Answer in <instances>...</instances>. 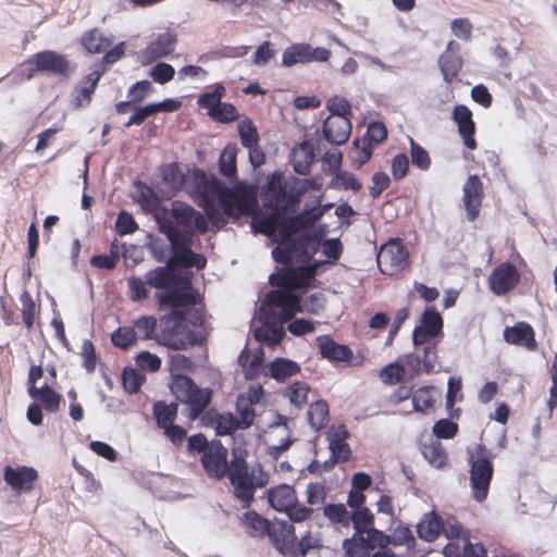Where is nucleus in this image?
Masks as SVG:
<instances>
[{
    "mask_svg": "<svg viewBox=\"0 0 557 557\" xmlns=\"http://www.w3.org/2000/svg\"><path fill=\"white\" fill-rule=\"evenodd\" d=\"M311 280L312 274L305 267L285 269L269 276L270 284L276 288L265 295L259 307L262 326L253 331L257 342L275 346L285 336L284 324L296 313L319 314L324 309L322 293H314L302 300Z\"/></svg>",
    "mask_w": 557,
    "mask_h": 557,
    "instance_id": "1",
    "label": "nucleus"
},
{
    "mask_svg": "<svg viewBox=\"0 0 557 557\" xmlns=\"http://www.w3.org/2000/svg\"><path fill=\"white\" fill-rule=\"evenodd\" d=\"M194 181L197 203L203 208L207 218L214 226H224L227 218L239 216L242 209L237 198L215 176L197 170L194 173Z\"/></svg>",
    "mask_w": 557,
    "mask_h": 557,
    "instance_id": "2",
    "label": "nucleus"
},
{
    "mask_svg": "<svg viewBox=\"0 0 557 557\" xmlns=\"http://www.w3.org/2000/svg\"><path fill=\"white\" fill-rule=\"evenodd\" d=\"M333 207L332 203L320 206V199L313 201V206L305 208L302 212L294 218H286L283 213L276 211L273 214H261L256 216L251 226L256 233L276 238H287L288 236L311 227L323 214Z\"/></svg>",
    "mask_w": 557,
    "mask_h": 557,
    "instance_id": "3",
    "label": "nucleus"
},
{
    "mask_svg": "<svg viewBox=\"0 0 557 557\" xmlns=\"http://www.w3.org/2000/svg\"><path fill=\"white\" fill-rule=\"evenodd\" d=\"M193 368V361L184 355L175 354L170 357L171 391L178 401L187 405L186 416L195 420L208 407L211 400V391L198 387L189 376L181 373L190 371Z\"/></svg>",
    "mask_w": 557,
    "mask_h": 557,
    "instance_id": "4",
    "label": "nucleus"
},
{
    "mask_svg": "<svg viewBox=\"0 0 557 557\" xmlns=\"http://www.w3.org/2000/svg\"><path fill=\"white\" fill-rule=\"evenodd\" d=\"M154 219L160 231L169 230V227L196 228L201 234L208 231V222L203 214L190 205L178 200L173 201L171 208H159L154 213Z\"/></svg>",
    "mask_w": 557,
    "mask_h": 557,
    "instance_id": "5",
    "label": "nucleus"
},
{
    "mask_svg": "<svg viewBox=\"0 0 557 557\" xmlns=\"http://www.w3.org/2000/svg\"><path fill=\"white\" fill-rule=\"evenodd\" d=\"M297 233H295V235ZM293 236L294 234L284 239H274L272 236H268L270 239L277 243V246L272 250V257L276 262L284 265L281 272L285 269L294 268V262L309 261L315 250L317 240L313 236L309 234H300L296 237Z\"/></svg>",
    "mask_w": 557,
    "mask_h": 557,
    "instance_id": "6",
    "label": "nucleus"
},
{
    "mask_svg": "<svg viewBox=\"0 0 557 557\" xmlns=\"http://www.w3.org/2000/svg\"><path fill=\"white\" fill-rule=\"evenodd\" d=\"M161 331L156 334L154 341L162 346L174 350H185L189 346L201 345L205 336L200 332H194L181 321L171 318L163 319Z\"/></svg>",
    "mask_w": 557,
    "mask_h": 557,
    "instance_id": "7",
    "label": "nucleus"
},
{
    "mask_svg": "<svg viewBox=\"0 0 557 557\" xmlns=\"http://www.w3.org/2000/svg\"><path fill=\"white\" fill-rule=\"evenodd\" d=\"M228 479L234 487V495L248 508L253 499V474L249 473L248 465L240 450H233V458L227 471Z\"/></svg>",
    "mask_w": 557,
    "mask_h": 557,
    "instance_id": "8",
    "label": "nucleus"
},
{
    "mask_svg": "<svg viewBox=\"0 0 557 557\" xmlns=\"http://www.w3.org/2000/svg\"><path fill=\"white\" fill-rule=\"evenodd\" d=\"M25 65H27L28 70L26 75L28 79L34 76L35 72H45L65 77L74 72V69L64 55L51 50L34 54L25 62Z\"/></svg>",
    "mask_w": 557,
    "mask_h": 557,
    "instance_id": "9",
    "label": "nucleus"
},
{
    "mask_svg": "<svg viewBox=\"0 0 557 557\" xmlns=\"http://www.w3.org/2000/svg\"><path fill=\"white\" fill-rule=\"evenodd\" d=\"M470 465V483L473 490V497L478 502L486 498L490 483L493 476V463L490 456L471 455L469 457Z\"/></svg>",
    "mask_w": 557,
    "mask_h": 557,
    "instance_id": "10",
    "label": "nucleus"
},
{
    "mask_svg": "<svg viewBox=\"0 0 557 557\" xmlns=\"http://www.w3.org/2000/svg\"><path fill=\"white\" fill-rule=\"evenodd\" d=\"M149 287L166 290L190 289L191 282L188 277L180 275L168 263L154 268L145 274Z\"/></svg>",
    "mask_w": 557,
    "mask_h": 557,
    "instance_id": "11",
    "label": "nucleus"
},
{
    "mask_svg": "<svg viewBox=\"0 0 557 557\" xmlns=\"http://www.w3.org/2000/svg\"><path fill=\"white\" fill-rule=\"evenodd\" d=\"M330 57L331 51L325 48H313L309 44H293L283 51L282 65L292 67L298 63L326 62Z\"/></svg>",
    "mask_w": 557,
    "mask_h": 557,
    "instance_id": "12",
    "label": "nucleus"
},
{
    "mask_svg": "<svg viewBox=\"0 0 557 557\" xmlns=\"http://www.w3.org/2000/svg\"><path fill=\"white\" fill-rule=\"evenodd\" d=\"M408 251L398 242L391 240L383 245L377 253V265L382 273L394 275L407 264Z\"/></svg>",
    "mask_w": 557,
    "mask_h": 557,
    "instance_id": "13",
    "label": "nucleus"
},
{
    "mask_svg": "<svg viewBox=\"0 0 557 557\" xmlns=\"http://www.w3.org/2000/svg\"><path fill=\"white\" fill-rule=\"evenodd\" d=\"M160 309L171 308L174 321L184 323L186 318L185 308L196 304V295L190 289L166 290L157 294Z\"/></svg>",
    "mask_w": 557,
    "mask_h": 557,
    "instance_id": "14",
    "label": "nucleus"
},
{
    "mask_svg": "<svg viewBox=\"0 0 557 557\" xmlns=\"http://www.w3.org/2000/svg\"><path fill=\"white\" fill-rule=\"evenodd\" d=\"M201 463L209 476L222 479L227 474V449L220 441H212L201 457Z\"/></svg>",
    "mask_w": 557,
    "mask_h": 557,
    "instance_id": "15",
    "label": "nucleus"
},
{
    "mask_svg": "<svg viewBox=\"0 0 557 557\" xmlns=\"http://www.w3.org/2000/svg\"><path fill=\"white\" fill-rule=\"evenodd\" d=\"M520 282V273L510 262L500 263L490 275L488 284L491 290L502 296L512 290Z\"/></svg>",
    "mask_w": 557,
    "mask_h": 557,
    "instance_id": "16",
    "label": "nucleus"
},
{
    "mask_svg": "<svg viewBox=\"0 0 557 557\" xmlns=\"http://www.w3.org/2000/svg\"><path fill=\"white\" fill-rule=\"evenodd\" d=\"M267 536L270 539L273 546L283 555H290L295 553V528L289 521H273Z\"/></svg>",
    "mask_w": 557,
    "mask_h": 557,
    "instance_id": "17",
    "label": "nucleus"
},
{
    "mask_svg": "<svg viewBox=\"0 0 557 557\" xmlns=\"http://www.w3.org/2000/svg\"><path fill=\"white\" fill-rule=\"evenodd\" d=\"M37 479L38 472L33 467L18 466L13 468L5 466L3 469V480L17 494L32 491Z\"/></svg>",
    "mask_w": 557,
    "mask_h": 557,
    "instance_id": "18",
    "label": "nucleus"
},
{
    "mask_svg": "<svg viewBox=\"0 0 557 557\" xmlns=\"http://www.w3.org/2000/svg\"><path fill=\"white\" fill-rule=\"evenodd\" d=\"M177 38L174 34L170 32L159 34L141 50L139 55L141 64L148 65L158 59L168 57L175 50Z\"/></svg>",
    "mask_w": 557,
    "mask_h": 557,
    "instance_id": "19",
    "label": "nucleus"
},
{
    "mask_svg": "<svg viewBox=\"0 0 557 557\" xmlns=\"http://www.w3.org/2000/svg\"><path fill=\"white\" fill-rule=\"evenodd\" d=\"M442 327L441 314L433 308H426L421 315V324L416 326L412 332L413 345L417 347L426 344L442 332Z\"/></svg>",
    "mask_w": 557,
    "mask_h": 557,
    "instance_id": "20",
    "label": "nucleus"
},
{
    "mask_svg": "<svg viewBox=\"0 0 557 557\" xmlns=\"http://www.w3.org/2000/svg\"><path fill=\"white\" fill-rule=\"evenodd\" d=\"M463 205L467 211V219L473 222L480 214L483 184L478 175H470L462 187Z\"/></svg>",
    "mask_w": 557,
    "mask_h": 557,
    "instance_id": "21",
    "label": "nucleus"
},
{
    "mask_svg": "<svg viewBox=\"0 0 557 557\" xmlns=\"http://www.w3.org/2000/svg\"><path fill=\"white\" fill-rule=\"evenodd\" d=\"M460 44L455 40H450L447 44L446 50L438 59V65L443 74V78L447 84L453 82L462 67L463 60L460 54Z\"/></svg>",
    "mask_w": 557,
    "mask_h": 557,
    "instance_id": "22",
    "label": "nucleus"
},
{
    "mask_svg": "<svg viewBox=\"0 0 557 557\" xmlns=\"http://www.w3.org/2000/svg\"><path fill=\"white\" fill-rule=\"evenodd\" d=\"M453 120L458 125L459 135L463 139V144L469 149L476 148V141L474 139L475 124L472 119L471 110L463 106L457 104L453 110Z\"/></svg>",
    "mask_w": 557,
    "mask_h": 557,
    "instance_id": "23",
    "label": "nucleus"
},
{
    "mask_svg": "<svg viewBox=\"0 0 557 557\" xmlns=\"http://www.w3.org/2000/svg\"><path fill=\"white\" fill-rule=\"evenodd\" d=\"M322 131L325 140L334 145H342L347 141L350 135L349 117H327Z\"/></svg>",
    "mask_w": 557,
    "mask_h": 557,
    "instance_id": "24",
    "label": "nucleus"
},
{
    "mask_svg": "<svg viewBox=\"0 0 557 557\" xmlns=\"http://www.w3.org/2000/svg\"><path fill=\"white\" fill-rule=\"evenodd\" d=\"M166 263L172 269L177 267L203 269L207 264V260L202 255L194 252L191 248H171V256L166 260Z\"/></svg>",
    "mask_w": 557,
    "mask_h": 557,
    "instance_id": "25",
    "label": "nucleus"
},
{
    "mask_svg": "<svg viewBox=\"0 0 557 557\" xmlns=\"http://www.w3.org/2000/svg\"><path fill=\"white\" fill-rule=\"evenodd\" d=\"M317 342L323 358L335 361H348L352 356L351 350L347 346L335 343L327 335L319 336Z\"/></svg>",
    "mask_w": 557,
    "mask_h": 557,
    "instance_id": "26",
    "label": "nucleus"
},
{
    "mask_svg": "<svg viewBox=\"0 0 557 557\" xmlns=\"http://www.w3.org/2000/svg\"><path fill=\"white\" fill-rule=\"evenodd\" d=\"M348 432L344 425H339L336 430L329 433V448L331 456L336 460L347 461L351 456L349 445L346 443Z\"/></svg>",
    "mask_w": 557,
    "mask_h": 557,
    "instance_id": "27",
    "label": "nucleus"
},
{
    "mask_svg": "<svg viewBox=\"0 0 557 557\" xmlns=\"http://www.w3.org/2000/svg\"><path fill=\"white\" fill-rule=\"evenodd\" d=\"M354 535L369 554L375 548H386L392 544V537L376 528L368 529L364 532H355Z\"/></svg>",
    "mask_w": 557,
    "mask_h": 557,
    "instance_id": "28",
    "label": "nucleus"
},
{
    "mask_svg": "<svg viewBox=\"0 0 557 557\" xmlns=\"http://www.w3.org/2000/svg\"><path fill=\"white\" fill-rule=\"evenodd\" d=\"M268 500L271 507L277 511H285L297 502L294 488L287 484H281L268 491Z\"/></svg>",
    "mask_w": 557,
    "mask_h": 557,
    "instance_id": "29",
    "label": "nucleus"
},
{
    "mask_svg": "<svg viewBox=\"0 0 557 557\" xmlns=\"http://www.w3.org/2000/svg\"><path fill=\"white\" fill-rule=\"evenodd\" d=\"M504 338L509 344L524 345L533 349L535 347L534 332L527 323H518L504 330Z\"/></svg>",
    "mask_w": 557,
    "mask_h": 557,
    "instance_id": "30",
    "label": "nucleus"
},
{
    "mask_svg": "<svg viewBox=\"0 0 557 557\" xmlns=\"http://www.w3.org/2000/svg\"><path fill=\"white\" fill-rule=\"evenodd\" d=\"M243 524L251 537L262 539L267 536L271 521L260 516L255 510H248L243 516Z\"/></svg>",
    "mask_w": 557,
    "mask_h": 557,
    "instance_id": "31",
    "label": "nucleus"
},
{
    "mask_svg": "<svg viewBox=\"0 0 557 557\" xmlns=\"http://www.w3.org/2000/svg\"><path fill=\"white\" fill-rule=\"evenodd\" d=\"M442 529L443 519L435 512L425 515L417 525L419 537L428 542H433L442 533Z\"/></svg>",
    "mask_w": 557,
    "mask_h": 557,
    "instance_id": "32",
    "label": "nucleus"
},
{
    "mask_svg": "<svg viewBox=\"0 0 557 557\" xmlns=\"http://www.w3.org/2000/svg\"><path fill=\"white\" fill-rule=\"evenodd\" d=\"M101 77V73L98 70L92 71L88 74L84 81L75 89V102L76 106H84L90 102L91 95Z\"/></svg>",
    "mask_w": 557,
    "mask_h": 557,
    "instance_id": "33",
    "label": "nucleus"
},
{
    "mask_svg": "<svg viewBox=\"0 0 557 557\" xmlns=\"http://www.w3.org/2000/svg\"><path fill=\"white\" fill-rule=\"evenodd\" d=\"M299 371V364L286 358H276L269 364L270 375L277 381H284Z\"/></svg>",
    "mask_w": 557,
    "mask_h": 557,
    "instance_id": "34",
    "label": "nucleus"
},
{
    "mask_svg": "<svg viewBox=\"0 0 557 557\" xmlns=\"http://www.w3.org/2000/svg\"><path fill=\"white\" fill-rule=\"evenodd\" d=\"M435 395L440 396V392L433 386H423L412 394V405L414 411L428 412L434 406Z\"/></svg>",
    "mask_w": 557,
    "mask_h": 557,
    "instance_id": "35",
    "label": "nucleus"
},
{
    "mask_svg": "<svg viewBox=\"0 0 557 557\" xmlns=\"http://www.w3.org/2000/svg\"><path fill=\"white\" fill-rule=\"evenodd\" d=\"M160 232L166 236L171 248H191L193 237L198 231L196 228L177 230L176 227H169V230H161Z\"/></svg>",
    "mask_w": 557,
    "mask_h": 557,
    "instance_id": "36",
    "label": "nucleus"
},
{
    "mask_svg": "<svg viewBox=\"0 0 557 557\" xmlns=\"http://www.w3.org/2000/svg\"><path fill=\"white\" fill-rule=\"evenodd\" d=\"M153 414L158 426L164 429L174 423L177 414V405L175 403L166 405L163 401H157L153 405Z\"/></svg>",
    "mask_w": 557,
    "mask_h": 557,
    "instance_id": "37",
    "label": "nucleus"
},
{
    "mask_svg": "<svg viewBox=\"0 0 557 557\" xmlns=\"http://www.w3.org/2000/svg\"><path fill=\"white\" fill-rule=\"evenodd\" d=\"M308 421L312 429L320 430L329 421V406L324 400H318L308 409Z\"/></svg>",
    "mask_w": 557,
    "mask_h": 557,
    "instance_id": "38",
    "label": "nucleus"
},
{
    "mask_svg": "<svg viewBox=\"0 0 557 557\" xmlns=\"http://www.w3.org/2000/svg\"><path fill=\"white\" fill-rule=\"evenodd\" d=\"M314 160V153L308 143L299 145V149L295 152L294 170L300 175L309 172L310 165Z\"/></svg>",
    "mask_w": 557,
    "mask_h": 557,
    "instance_id": "39",
    "label": "nucleus"
},
{
    "mask_svg": "<svg viewBox=\"0 0 557 557\" xmlns=\"http://www.w3.org/2000/svg\"><path fill=\"white\" fill-rule=\"evenodd\" d=\"M82 44L90 53L103 52L111 46L110 40L103 37L97 29L86 33L82 38Z\"/></svg>",
    "mask_w": 557,
    "mask_h": 557,
    "instance_id": "40",
    "label": "nucleus"
},
{
    "mask_svg": "<svg viewBox=\"0 0 557 557\" xmlns=\"http://www.w3.org/2000/svg\"><path fill=\"white\" fill-rule=\"evenodd\" d=\"M349 521L352 522L355 532H364L374 528V516L368 507H361L349 512Z\"/></svg>",
    "mask_w": 557,
    "mask_h": 557,
    "instance_id": "41",
    "label": "nucleus"
},
{
    "mask_svg": "<svg viewBox=\"0 0 557 557\" xmlns=\"http://www.w3.org/2000/svg\"><path fill=\"white\" fill-rule=\"evenodd\" d=\"M236 154L237 148L235 145H227L219 160L220 172L226 177H233L236 174Z\"/></svg>",
    "mask_w": 557,
    "mask_h": 557,
    "instance_id": "42",
    "label": "nucleus"
},
{
    "mask_svg": "<svg viewBox=\"0 0 557 557\" xmlns=\"http://www.w3.org/2000/svg\"><path fill=\"white\" fill-rule=\"evenodd\" d=\"M330 187L334 189H351L354 191H358L361 189L362 185L352 173L341 170L337 171L332 178Z\"/></svg>",
    "mask_w": 557,
    "mask_h": 557,
    "instance_id": "43",
    "label": "nucleus"
},
{
    "mask_svg": "<svg viewBox=\"0 0 557 557\" xmlns=\"http://www.w3.org/2000/svg\"><path fill=\"white\" fill-rule=\"evenodd\" d=\"M158 321L152 315H143L134 321L136 337L144 339H154Z\"/></svg>",
    "mask_w": 557,
    "mask_h": 557,
    "instance_id": "44",
    "label": "nucleus"
},
{
    "mask_svg": "<svg viewBox=\"0 0 557 557\" xmlns=\"http://www.w3.org/2000/svg\"><path fill=\"white\" fill-rule=\"evenodd\" d=\"M240 143L245 148H251L259 144L257 127L250 119H244L238 123Z\"/></svg>",
    "mask_w": 557,
    "mask_h": 557,
    "instance_id": "45",
    "label": "nucleus"
},
{
    "mask_svg": "<svg viewBox=\"0 0 557 557\" xmlns=\"http://www.w3.org/2000/svg\"><path fill=\"white\" fill-rule=\"evenodd\" d=\"M423 457L434 467L442 468L447 461V455L440 442H432L422 448Z\"/></svg>",
    "mask_w": 557,
    "mask_h": 557,
    "instance_id": "46",
    "label": "nucleus"
},
{
    "mask_svg": "<svg viewBox=\"0 0 557 557\" xmlns=\"http://www.w3.org/2000/svg\"><path fill=\"white\" fill-rule=\"evenodd\" d=\"M258 401V399L250 398L249 403L245 399H238L236 403V410L238 412L237 422L240 426V430L248 429L252 425L255 420V410L251 407L253 403Z\"/></svg>",
    "mask_w": 557,
    "mask_h": 557,
    "instance_id": "47",
    "label": "nucleus"
},
{
    "mask_svg": "<svg viewBox=\"0 0 557 557\" xmlns=\"http://www.w3.org/2000/svg\"><path fill=\"white\" fill-rule=\"evenodd\" d=\"M225 91V88L222 85H216L214 90L211 92L202 94L198 98V104L208 110V114L212 117L214 115V111H216V107L219 106L221 98Z\"/></svg>",
    "mask_w": 557,
    "mask_h": 557,
    "instance_id": "48",
    "label": "nucleus"
},
{
    "mask_svg": "<svg viewBox=\"0 0 557 557\" xmlns=\"http://www.w3.org/2000/svg\"><path fill=\"white\" fill-rule=\"evenodd\" d=\"M145 379V375L134 368H125L122 374L123 386L129 394H136Z\"/></svg>",
    "mask_w": 557,
    "mask_h": 557,
    "instance_id": "49",
    "label": "nucleus"
},
{
    "mask_svg": "<svg viewBox=\"0 0 557 557\" xmlns=\"http://www.w3.org/2000/svg\"><path fill=\"white\" fill-rule=\"evenodd\" d=\"M35 399H40L47 411L55 412L59 410L61 395L55 393L48 384H45L36 394Z\"/></svg>",
    "mask_w": 557,
    "mask_h": 557,
    "instance_id": "50",
    "label": "nucleus"
},
{
    "mask_svg": "<svg viewBox=\"0 0 557 557\" xmlns=\"http://www.w3.org/2000/svg\"><path fill=\"white\" fill-rule=\"evenodd\" d=\"M111 342L115 347L127 349L136 342V332L133 327H119L111 334Z\"/></svg>",
    "mask_w": 557,
    "mask_h": 557,
    "instance_id": "51",
    "label": "nucleus"
},
{
    "mask_svg": "<svg viewBox=\"0 0 557 557\" xmlns=\"http://www.w3.org/2000/svg\"><path fill=\"white\" fill-rule=\"evenodd\" d=\"M309 386L305 382H295L286 391V396L290 404L300 408L307 403Z\"/></svg>",
    "mask_w": 557,
    "mask_h": 557,
    "instance_id": "52",
    "label": "nucleus"
},
{
    "mask_svg": "<svg viewBox=\"0 0 557 557\" xmlns=\"http://www.w3.org/2000/svg\"><path fill=\"white\" fill-rule=\"evenodd\" d=\"M387 136V129L382 122H371L362 138V143L372 147L383 141Z\"/></svg>",
    "mask_w": 557,
    "mask_h": 557,
    "instance_id": "53",
    "label": "nucleus"
},
{
    "mask_svg": "<svg viewBox=\"0 0 557 557\" xmlns=\"http://www.w3.org/2000/svg\"><path fill=\"white\" fill-rule=\"evenodd\" d=\"M324 516L333 523H342L348 525L349 511L343 504H329L323 508Z\"/></svg>",
    "mask_w": 557,
    "mask_h": 557,
    "instance_id": "54",
    "label": "nucleus"
},
{
    "mask_svg": "<svg viewBox=\"0 0 557 557\" xmlns=\"http://www.w3.org/2000/svg\"><path fill=\"white\" fill-rule=\"evenodd\" d=\"M372 146L363 144L359 146V139L354 141V148L349 151V158L351 159L352 165L360 169L366 162H368L372 156Z\"/></svg>",
    "mask_w": 557,
    "mask_h": 557,
    "instance_id": "55",
    "label": "nucleus"
},
{
    "mask_svg": "<svg viewBox=\"0 0 557 557\" xmlns=\"http://www.w3.org/2000/svg\"><path fill=\"white\" fill-rule=\"evenodd\" d=\"M216 434L218 435H231L236 430H240V426L237 422V417L231 412L220 414L216 420Z\"/></svg>",
    "mask_w": 557,
    "mask_h": 557,
    "instance_id": "56",
    "label": "nucleus"
},
{
    "mask_svg": "<svg viewBox=\"0 0 557 557\" xmlns=\"http://www.w3.org/2000/svg\"><path fill=\"white\" fill-rule=\"evenodd\" d=\"M326 108L332 113L331 117H348L351 114V107L347 99L335 96L327 101Z\"/></svg>",
    "mask_w": 557,
    "mask_h": 557,
    "instance_id": "57",
    "label": "nucleus"
},
{
    "mask_svg": "<svg viewBox=\"0 0 557 557\" xmlns=\"http://www.w3.org/2000/svg\"><path fill=\"white\" fill-rule=\"evenodd\" d=\"M127 285L132 300L141 301L148 297L149 290L147 288L148 284L145 277H129L127 281Z\"/></svg>",
    "mask_w": 557,
    "mask_h": 557,
    "instance_id": "58",
    "label": "nucleus"
},
{
    "mask_svg": "<svg viewBox=\"0 0 557 557\" xmlns=\"http://www.w3.org/2000/svg\"><path fill=\"white\" fill-rule=\"evenodd\" d=\"M410 153L412 164L421 170H428L431 165V159L426 150L410 138Z\"/></svg>",
    "mask_w": 557,
    "mask_h": 557,
    "instance_id": "59",
    "label": "nucleus"
},
{
    "mask_svg": "<svg viewBox=\"0 0 557 557\" xmlns=\"http://www.w3.org/2000/svg\"><path fill=\"white\" fill-rule=\"evenodd\" d=\"M175 70L171 64L160 62L157 63L150 71L151 78L159 84H166L173 79Z\"/></svg>",
    "mask_w": 557,
    "mask_h": 557,
    "instance_id": "60",
    "label": "nucleus"
},
{
    "mask_svg": "<svg viewBox=\"0 0 557 557\" xmlns=\"http://www.w3.org/2000/svg\"><path fill=\"white\" fill-rule=\"evenodd\" d=\"M405 375L404 366L399 363H389L385 366L380 373V376L384 383L395 384L403 380Z\"/></svg>",
    "mask_w": 557,
    "mask_h": 557,
    "instance_id": "61",
    "label": "nucleus"
},
{
    "mask_svg": "<svg viewBox=\"0 0 557 557\" xmlns=\"http://www.w3.org/2000/svg\"><path fill=\"white\" fill-rule=\"evenodd\" d=\"M115 228L119 235L124 236L133 234L138 226L131 213L121 211L115 221Z\"/></svg>",
    "mask_w": 557,
    "mask_h": 557,
    "instance_id": "62",
    "label": "nucleus"
},
{
    "mask_svg": "<svg viewBox=\"0 0 557 557\" xmlns=\"http://www.w3.org/2000/svg\"><path fill=\"white\" fill-rule=\"evenodd\" d=\"M136 364L141 370L156 372L161 367V359L150 351H141L136 357Z\"/></svg>",
    "mask_w": 557,
    "mask_h": 557,
    "instance_id": "63",
    "label": "nucleus"
},
{
    "mask_svg": "<svg viewBox=\"0 0 557 557\" xmlns=\"http://www.w3.org/2000/svg\"><path fill=\"white\" fill-rule=\"evenodd\" d=\"M342 547L345 550V557H370L354 534L343 541Z\"/></svg>",
    "mask_w": 557,
    "mask_h": 557,
    "instance_id": "64",
    "label": "nucleus"
}]
</instances>
